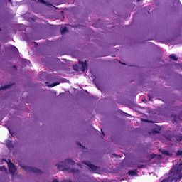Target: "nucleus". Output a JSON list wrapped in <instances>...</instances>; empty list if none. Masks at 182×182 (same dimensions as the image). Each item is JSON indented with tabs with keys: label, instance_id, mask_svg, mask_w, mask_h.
Here are the masks:
<instances>
[{
	"label": "nucleus",
	"instance_id": "nucleus-1",
	"mask_svg": "<svg viewBox=\"0 0 182 182\" xmlns=\"http://www.w3.org/2000/svg\"><path fill=\"white\" fill-rule=\"evenodd\" d=\"M181 170H182V163H180L178 167L176 168L175 172L173 174L168 177L167 179H163L161 182H178V180H181Z\"/></svg>",
	"mask_w": 182,
	"mask_h": 182
},
{
	"label": "nucleus",
	"instance_id": "nucleus-2",
	"mask_svg": "<svg viewBox=\"0 0 182 182\" xmlns=\"http://www.w3.org/2000/svg\"><path fill=\"white\" fill-rule=\"evenodd\" d=\"M75 166V161L68 159H65L64 162H62V164H56L58 167V170L59 171H65V170L69 171V169L66 168V166Z\"/></svg>",
	"mask_w": 182,
	"mask_h": 182
},
{
	"label": "nucleus",
	"instance_id": "nucleus-3",
	"mask_svg": "<svg viewBox=\"0 0 182 182\" xmlns=\"http://www.w3.org/2000/svg\"><path fill=\"white\" fill-rule=\"evenodd\" d=\"M166 139L167 140H169V141H171L172 143H177V141H181L182 134L168 135L166 137Z\"/></svg>",
	"mask_w": 182,
	"mask_h": 182
},
{
	"label": "nucleus",
	"instance_id": "nucleus-4",
	"mask_svg": "<svg viewBox=\"0 0 182 182\" xmlns=\"http://www.w3.org/2000/svg\"><path fill=\"white\" fill-rule=\"evenodd\" d=\"M24 170H26V173H35V174H43V172L37 168L32 166H24Z\"/></svg>",
	"mask_w": 182,
	"mask_h": 182
},
{
	"label": "nucleus",
	"instance_id": "nucleus-5",
	"mask_svg": "<svg viewBox=\"0 0 182 182\" xmlns=\"http://www.w3.org/2000/svg\"><path fill=\"white\" fill-rule=\"evenodd\" d=\"M85 164H86V166H87L90 168V170H92V171H97V170L99 169V167L95 166L94 164H92V163H90V161L85 162Z\"/></svg>",
	"mask_w": 182,
	"mask_h": 182
},
{
	"label": "nucleus",
	"instance_id": "nucleus-6",
	"mask_svg": "<svg viewBox=\"0 0 182 182\" xmlns=\"http://www.w3.org/2000/svg\"><path fill=\"white\" fill-rule=\"evenodd\" d=\"M9 164V171L11 174H14V173L16 172V168H15V165L14 163L11 162Z\"/></svg>",
	"mask_w": 182,
	"mask_h": 182
},
{
	"label": "nucleus",
	"instance_id": "nucleus-7",
	"mask_svg": "<svg viewBox=\"0 0 182 182\" xmlns=\"http://www.w3.org/2000/svg\"><path fill=\"white\" fill-rule=\"evenodd\" d=\"M78 63L79 65H81L82 72H85V70H86V68H87V63L80 60L78 62Z\"/></svg>",
	"mask_w": 182,
	"mask_h": 182
},
{
	"label": "nucleus",
	"instance_id": "nucleus-8",
	"mask_svg": "<svg viewBox=\"0 0 182 182\" xmlns=\"http://www.w3.org/2000/svg\"><path fill=\"white\" fill-rule=\"evenodd\" d=\"M128 174H129V176H137V170L136 169L130 170L128 171Z\"/></svg>",
	"mask_w": 182,
	"mask_h": 182
},
{
	"label": "nucleus",
	"instance_id": "nucleus-9",
	"mask_svg": "<svg viewBox=\"0 0 182 182\" xmlns=\"http://www.w3.org/2000/svg\"><path fill=\"white\" fill-rule=\"evenodd\" d=\"M6 144L7 147L9 149V150H12L14 149V145H12V141H7L6 142Z\"/></svg>",
	"mask_w": 182,
	"mask_h": 182
},
{
	"label": "nucleus",
	"instance_id": "nucleus-10",
	"mask_svg": "<svg viewBox=\"0 0 182 182\" xmlns=\"http://www.w3.org/2000/svg\"><path fill=\"white\" fill-rule=\"evenodd\" d=\"M169 58H170V59H173V60H175L176 62H177V60H178V58H177L176 54H171L169 55Z\"/></svg>",
	"mask_w": 182,
	"mask_h": 182
},
{
	"label": "nucleus",
	"instance_id": "nucleus-11",
	"mask_svg": "<svg viewBox=\"0 0 182 182\" xmlns=\"http://www.w3.org/2000/svg\"><path fill=\"white\" fill-rule=\"evenodd\" d=\"M11 86H12V85H4L0 87V90H6V89H9Z\"/></svg>",
	"mask_w": 182,
	"mask_h": 182
},
{
	"label": "nucleus",
	"instance_id": "nucleus-12",
	"mask_svg": "<svg viewBox=\"0 0 182 182\" xmlns=\"http://www.w3.org/2000/svg\"><path fill=\"white\" fill-rule=\"evenodd\" d=\"M70 171L73 173V174H77L80 171L79 169L71 168L70 169Z\"/></svg>",
	"mask_w": 182,
	"mask_h": 182
},
{
	"label": "nucleus",
	"instance_id": "nucleus-13",
	"mask_svg": "<svg viewBox=\"0 0 182 182\" xmlns=\"http://www.w3.org/2000/svg\"><path fill=\"white\" fill-rule=\"evenodd\" d=\"M65 32H68V28L67 27H63V28L60 29L61 35H64V33Z\"/></svg>",
	"mask_w": 182,
	"mask_h": 182
},
{
	"label": "nucleus",
	"instance_id": "nucleus-14",
	"mask_svg": "<svg viewBox=\"0 0 182 182\" xmlns=\"http://www.w3.org/2000/svg\"><path fill=\"white\" fill-rule=\"evenodd\" d=\"M59 85V82H54L51 84L50 86V87H55V86H58Z\"/></svg>",
	"mask_w": 182,
	"mask_h": 182
},
{
	"label": "nucleus",
	"instance_id": "nucleus-15",
	"mask_svg": "<svg viewBox=\"0 0 182 182\" xmlns=\"http://www.w3.org/2000/svg\"><path fill=\"white\" fill-rule=\"evenodd\" d=\"M176 154L177 156H182V151L178 150Z\"/></svg>",
	"mask_w": 182,
	"mask_h": 182
},
{
	"label": "nucleus",
	"instance_id": "nucleus-16",
	"mask_svg": "<svg viewBox=\"0 0 182 182\" xmlns=\"http://www.w3.org/2000/svg\"><path fill=\"white\" fill-rule=\"evenodd\" d=\"M163 153H164V154H166V156H168V151H165Z\"/></svg>",
	"mask_w": 182,
	"mask_h": 182
},
{
	"label": "nucleus",
	"instance_id": "nucleus-17",
	"mask_svg": "<svg viewBox=\"0 0 182 182\" xmlns=\"http://www.w3.org/2000/svg\"><path fill=\"white\" fill-rule=\"evenodd\" d=\"M52 182H59V181H58L56 178H54Z\"/></svg>",
	"mask_w": 182,
	"mask_h": 182
},
{
	"label": "nucleus",
	"instance_id": "nucleus-18",
	"mask_svg": "<svg viewBox=\"0 0 182 182\" xmlns=\"http://www.w3.org/2000/svg\"><path fill=\"white\" fill-rule=\"evenodd\" d=\"M77 146H80L81 147L82 146V144L80 142H77Z\"/></svg>",
	"mask_w": 182,
	"mask_h": 182
},
{
	"label": "nucleus",
	"instance_id": "nucleus-19",
	"mask_svg": "<svg viewBox=\"0 0 182 182\" xmlns=\"http://www.w3.org/2000/svg\"><path fill=\"white\" fill-rule=\"evenodd\" d=\"M138 167H139V168H143V167H144V165H141V166H139Z\"/></svg>",
	"mask_w": 182,
	"mask_h": 182
},
{
	"label": "nucleus",
	"instance_id": "nucleus-20",
	"mask_svg": "<svg viewBox=\"0 0 182 182\" xmlns=\"http://www.w3.org/2000/svg\"><path fill=\"white\" fill-rule=\"evenodd\" d=\"M127 117H130V114H127V113H125Z\"/></svg>",
	"mask_w": 182,
	"mask_h": 182
},
{
	"label": "nucleus",
	"instance_id": "nucleus-21",
	"mask_svg": "<svg viewBox=\"0 0 182 182\" xmlns=\"http://www.w3.org/2000/svg\"><path fill=\"white\" fill-rule=\"evenodd\" d=\"M13 68L15 69V70H16V65H13Z\"/></svg>",
	"mask_w": 182,
	"mask_h": 182
},
{
	"label": "nucleus",
	"instance_id": "nucleus-22",
	"mask_svg": "<svg viewBox=\"0 0 182 182\" xmlns=\"http://www.w3.org/2000/svg\"><path fill=\"white\" fill-rule=\"evenodd\" d=\"M9 1L10 2L11 5H12V0H9Z\"/></svg>",
	"mask_w": 182,
	"mask_h": 182
},
{
	"label": "nucleus",
	"instance_id": "nucleus-23",
	"mask_svg": "<svg viewBox=\"0 0 182 182\" xmlns=\"http://www.w3.org/2000/svg\"><path fill=\"white\" fill-rule=\"evenodd\" d=\"M63 182H69L68 180H64Z\"/></svg>",
	"mask_w": 182,
	"mask_h": 182
},
{
	"label": "nucleus",
	"instance_id": "nucleus-24",
	"mask_svg": "<svg viewBox=\"0 0 182 182\" xmlns=\"http://www.w3.org/2000/svg\"><path fill=\"white\" fill-rule=\"evenodd\" d=\"M101 132L103 134V136H105V133L103 132V130L101 129Z\"/></svg>",
	"mask_w": 182,
	"mask_h": 182
},
{
	"label": "nucleus",
	"instance_id": "nucleus-25",
	"mask_svg": "<svg viewBox=\"0 0 182 182\" xmlns=\"http://www.w3.org/2000/svg\"><path fill=\"white\" fill-rule=\"evenodd\" d=\"M141 0H136V2H140Z\"/></svg>",
	"mask_w": 182,
	"mask_h": 182
},
{
	"label": "nucleus",
	"instance_id": "nucleus-26",
	"mask_svg": "<svg viewBox=\"0 0 182 182\" xmlns=\"http://www.w3.org/2000/svg\"><path fill=\"white\" fill-rule=\"evenodd\" d=\"M149 101H151V97H149Z\"/></svg>",
	"mask_w": 182,
	"mask_h": 182
},
{
	"label": "nucleus",
	"instance_id": "nucleus-27",
	"mask_svg": "<svg viewBox=\"0 0 182 182\" xmlns=\"http://www.w3.org/2000/svg\"><path fill=\"white\" fill-rule=\"evenodd\" d=\"M113 156H117V155H116V154H113Z\"/></svg>",
	"mask_w": 182,
	"mask_h": 182
},
{
	"label": "nucleus",
	"instance_id": "nucleus-28",
	"mask_svg": "<svg viewBox=\"0 0 182 182\" xmlns=\"http://www.w3.org/2000/svg\"><path fill=\"white\" fill-rule=\"evenodd\" d=\"M171 171H172V172L174 171V169L173 168H172Z\"/></svg>",
	"mask_w": 182,
	"mask_h": 182
},
{
	"label": "nucleus",
	"instance_id": "nucleus-29",
	"mask_svg": "<svg viewBox=\"0 0 182 182\" xmlns=\"http://www.w3.org/2000/svg\"><path fill=\"white\" fill-rule=\"evenodd\" d=\"M181 178H182V173H181Z\"/></svg>",
	"mask_w": 182,
	"mask_h": 182
},
{
	"label": "nucleus",
	"instance_id": "nucleus-30",
	"mask_svg": "<svg viewBox=\"0 0 182 182\" xmlns=\"http://www.w3.org/2000/svg\"><path fill=\"white\" fill-rule=\"evenodd\" d=\"M0 31H1V29L0 28Z\"/></svg>",
	"mask_w": 182,
	"mask_h": 182
}]
</instances>
